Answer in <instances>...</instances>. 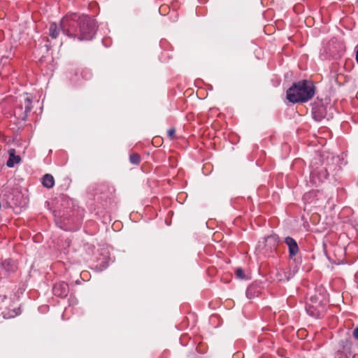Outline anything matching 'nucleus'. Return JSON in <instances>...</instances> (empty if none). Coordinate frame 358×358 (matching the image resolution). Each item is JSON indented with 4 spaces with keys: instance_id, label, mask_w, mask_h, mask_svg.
I'll use <instances>...</instances> for the list:
<instances>
[{
    "instance_id": "0eeeda50",
    "label": "nucleus",
    "mask_w": 358,
    "mask_h": 358,
    "mask_svg": "<svg viewBox=\"0 0 358 358\" xmlns=\"http://www.w3.org/2000/svg\"><path fill=\"white\" fill-rule=\"evenodd\" d=\"M69 292V285L65 282L55 283L52 288L54 295L61 298L66 297L68 295Z\"/></svg>"
},
{
    "instance_id": "5701e85b",
    "label": "nucleus",
    "mask_w": 358,
    "mask_h": 358,
    "mask_svg": "<svg viewBox=\"0 0 358 358\" xmlns=\"http://www.w3.org/2000/svg\"><path fill=\"white\" fill-rule=\"evenodd\" d=\"M327 173H325V175H324V178H327Z\"/></svg>"
},
{
    "instance_id": "aec40b11",
    "label": "nucleus",
    "mask_w": 358,
    "mask_h": 358,
    "mask_svg": "<svg viewBox=\"0 0 358 358\" xmlns=\"http://www.w3.org/2000/svg\"><path fill=\"white\" fill-rule=\"evenodd\" d=\"M352 335L355 339L358 340V327L353 330Z\"/></svg>"
},
{
    "instance_id": "6e6552de",
    "label": "nucleus",
    "mask_w": 358,
    "mask_h": 358,
    "mask_svg": "<svg viewBox=\"0 0 358 358\" xmlns=\"http://www.w3.org/2000/svg\"><path fill=\"white\" fill-rule=\"evenodd\" d=\"M340 349L336 352L337 358H350L352 352H350V346L348 345L347 340L340 342Z\"/></svg>"
},
{
    "instance_id": "6ab92c4d",
    "label": "nucleus",
    "mask_w": 358,
    "mask_h": 358,
    "mask_svg": "<svg viewBox=\"0 0 358 358\" xmlns=\"http://www.w3.org/2000/svg\"><path fill=\"white\" fill-rule=\"evenodd\" d=\"M176 129L175 128H171L169 129L168 131H167V136H168V138L170 139V140H173L175 138H176Z\"/></svg>"
},
{
    "instance_id": "423d86ee",
    "label": "nucleus",
    "mask_w": 358,
    "mask_h": 358,
    "mask_svg": "<svg viewBox=\"0 0 358 358\" xmlns=\"http://www.w3.org/2000/svg\"><path fill=\"white\" fill-rule=\"evenodd\" d=\"M113 191V188L106 185L101 184L96 189L95 196H97V199L107 201L108 199L110 198Z\"/></svg>"
},
{
    "instance_id": "dca6fc26",
    "label": "nucleus",
    "mask_w": 358,
    "mask_h": 358,
    "mask_svg": "<svg viewBox=\"0 0 358 358\" xmlns=\"http://www.w3.org/2000/svg\"><path fill=\"white\" fill-rule=\"evenodd\" d=\"M141 158L138 153H131L129 155V162L134 165H138L141 162Z\"/></svg>"
},
{
    "instance_id": "1a4fd4ad",
    "label": "nucleus",
    "mask_w": 358,
    "mask_h": 358,
    "mask_svg": "<svg viewBox=\"0 0 358 358\" xmlns=\"http://www.w3.org/2000/svg\"><path fill=\"white\" fill-rule=\"evenodd\" d=\"M313 117L316 121H321L327 116V109L323 104H316L312 108Z\"/></svg>"
},
{
    "instance_id": "7ed1b4c3",
    "label": "nucleus",
    "mask_w": 358,
    "mask_h": 358,
    "mask_svg": "<svg viewBox=\"0 0 358 358\" xmlns=\"http://www.w3.org/2000/svg\"><path fill=\"white\" fill-rule=\"evenodd\" d=\"M32 99L27 94H20L16 99V105L14 108V115L21 120H26L28 114L32 109Z\"/></svg>"
},
{
    "instance_id": "412c9836",
    "label": "nucleus",
    "mask_w": 358,
    "mask_h": 358,
    "mask_svg": "<svg viewBox=\"0 0 358 358\" xmlns=\"http://www.w3.org/2000/svg\"><path fill=\"white\" fill-rule=\"evenodd\" d=\"M355 59L357 63L358 64V49L356 51Z\"/></svg>"
},
{
    "instance_id": "2eb2a0df",
    "label": "nucleus",
    "mask_w": 358,
    "mask_h": 358,
    "mask_svg": "<svg viewBox=\"0 0 358 358\" xmlns=\"http://www.w3.org/2000/svg\"><path fill=\"white\" fill-rule=\"evenodd\" d=\"M60 29H62L61 27L59 29L57 24L55 22H52L50 25L49 35L50 36V37L52 38H57V37L59 35V32Z\"/></svg>"
},
{
    "instance_id": "a211bd4d",
    "label": "nucleus",
    "mask_w": 358,
    "mask_h": 358,
    "mask_svg": "<svg viewBox=\"0 0 358 358\" xmlns=\"http://www.w3.org/2000/svg\"><path fill=\"white\" fill-rule=\"evenodd\" d=\"M235 273H236V277L239 279H245V278L244 271L241 268H238L236 270Z\"/></svg>"
},
{
    "instance_id": "4be33fe9",
    "label": "nucleus",
    "mask_w": 358,
    "mask_h": 358,
    "mask_svg": "<svg viewBox=\"0 0 358 358\" xmlns=\"http://www.w3.org/2000/svg\"><path fill=\"white\" fill-rule=\"evenodd\" d=\"M314 174H315V171H313V172L311 173V176H313Z\"/></svg>"
},
{
    "instance_id": "f3484780",
    "label": "nucleus",
    "mask_w": 358,
    "mask_h": 358,
    "mask_svg": "<svg viewBox=\"0 0 358 358\" xmlns=\"http://www.w3.org/2000/svg\"><path fill=\"white\" fill-rule=\"evenodd\" d=\"M20 308L18 309H13L11 312H8V313H6L4 312L2 313L4 318H11L14 317L20 314L19 313Z\"/></svg>"
},
{
    "instance_id": "20e7f679",
    "label": "nucleus",
    "mask_w": 358,
    "mask_h": 358,
    "mask_svg": "<svg viewBox=\"0 0 358 358\" xmlns=\"http://www.w3.org/2000/svg\"><path fill=\"white\" fill-rule=\"evenodd\" d=\"M306 310L310 316L314 318L322 317L326 312V303L320 299V296H311L306 303Z\"/></svg>"
},
{
    "instance_id": "f03ea898",
    "label": "nucleus",
    "mask_w": 358,
    "mask_h": 358,
    "mask_svg": "<svg viewBox=\"0 0 358 358\" xmlns=\"http://www.w3.org/2000/svg\"><path fill=\"white\" fill-rule=\"evenodd\" d=\"M315 87L313 82L301 80L294 83L287 90V99L293 103H304L315 95Z\"/></svg>"
},
{
    "instance_id": "39448f33",
    "label": "nucleus",
    "mask_w": 358,
    "mask_h": 358,
    "mask_svg": "<svg viewBox=\"0 0 358 358\" xmlns=\"http://www.w3.org/2000/svg\"><path fill=\"white\" fill-rule=\"evenodd\" d=\"M17 269L16 262L10 258L5 259L0 264V275L8 276L11 273H15Z\"/></svg>"
},
{
    "instance_id": "9d476101",
    "label": "nucleus",
    "mask_w": 358,
    "mask_h": 358,
    "mask_svg": "<svg viewBox=\"0 0 358 358\" xmlns=\"http://www.w3.org/2000/svg\"><path fill=\"white\" fill-rule=\"evenodd\" d=\"M285 243L288 246L289 258L293 259L299 252L296 241L293 238L287 236L285 238Z\"/></svg>"
},
{
    "instance_id": "f257e3e1",
    "label": "nucleus",
    "mask_w": 358,
    "mask_h": 358,
    "mask_svg": "<svg viewBox=\"0 0 358 358\" xmlns=\"http://www.w3.org/2000/svg\"><path fill=\"white\" fill-rule=\"evenodd\" d=\"M61 28L64 34L80 41L91 40L96 30L94 20L87 15L72 13L61 20Z\"/></svg>"
},
{
    "instance_id": "f8f14e48",
    "label": "nucleus",
    "mask_w": 358,
    "mask_h": 358,
    "mask_svg": "<svg viewBox=\"0 0 358 358\" xmlns=\"http://www.w3.org/2000/svg\"><path fill=\"white\" fill-rule=\"evenodd\" d=\"M15 150L14 149H10L8 151L9 157L6 162V165L8 167H13L15 164L20 163L21 158L19 155H15Z\"/></svg>"
},
{
    "instance_id": "4468645a",
    "label": "nucleus",
    "mask_w": 358,
    "mask_h": 358,
    "mask_svg": "<svg viewBox=\"0 0 358 358\" xmlns=\"http://www.w3.org/2000/svg\"><path fill=\"white\" fill-rule=\"evenodd\" d=\"M259 292V291L256 285H250L246 290V296L248 299H252L255 296H257Z\"/></svg>"
},
{
    "instance_id": "ddd939ff",
    "label": "nucleus",
    "mask_w": 358,
    "mask_h": 358,
    "mask_svg": "<svg viewBox=\"0 0 358 358\" xmlns=\"http://www.w3.org/2000/svg\"><path fill=\"white\" fill-rule=\"evenodd\" d=\"M42 184L44 187L50 189L53 187L55 185V180L51 174L46 173L42 178Z\"/></svg>"
},
{
    "instance_id": "9b49d317",
    "label": "nucleus",
    "mask_w": 358,
    "mask_h": 358,
    "mask_svg": "<svg viewBox=\"0 0 358 358\" xmlns=\"http://www.w3.org/2000/svg\"><path fill=\"white\" fill-rule=\"evenodd\" d=\"M292 271L289 268L287 270H279L276 273V280L280 282H285L289 280L292 277Z\"/></svg>"
}]
</instances>
